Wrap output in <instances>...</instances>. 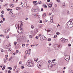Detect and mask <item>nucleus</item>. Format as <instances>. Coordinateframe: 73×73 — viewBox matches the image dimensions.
I'll list each match as a JSON object with an SVG mask.
<instances>
[{
    "mask_svg": "<svg viewBox=\"0 0 73 73\" xmlns=\"http://www.w3.org/2000/svg\"><path fill=\"white\" fill-rule=\"evenodd\" d=\"M50 64H52V66H54L55 65V63L54 62H52L51 63H50Z\"/></svg>",
    "mask_w": 73,
    "mask_h": 73,
    "instance_id": "f8f14e48",
    "label": "nucleus"
},
{
    "mask_svg": "<svg viewBox=\"0 0 73 73\" xmlns=\"http://www.w3.org/2000/svg\"><path fill=\"white\" fill-rule=\"evenodd\" d=\"M51 40L52 39L50 38H48V41H51Z\"/></svg>",
    "mask_w": 73,
    "mask_h": 73,
    "instance_id": "f3484780",
    "label": "nucleus"
},
{
    "mask_svg": "<svg viewBox=\"0 0 73 73\" xmlns=\"http://www.w3.org/2000/svg\"><path fill=\"white\" fill-rule=\"evenodd\" d=\"M5 68L4 67H3L2 69V70H4V69H5Z\"/></svg>",
    "mask_w": 73,
    "mask_h": 73,
    "instance_id": "680f3d73",
    "label": "nucleus"
},
{
    "mask_svg": "<svg viewBox=\"0 0 73 73\" xmlns=\"http://www.w3.org/2000/svg\"><path fill=\"white\" fill-rule=\"evenodd\" d=\"M69 73H73V71L71 70L69 72Z\"/></svg>",
    "mask_w": 73,
    "mask_h": 73,
    "instance_id": "7c9ffc66",
    "label": "nucleus"
},
{
    "mask_svg": "<svg viewBox=\"0 0 73 73\" xmlns=\"http://www.w3.org/2000/svg\"><path fill=\"white\" fill-rule=\"evenodd\" d=\"M35 38H36V39H38V36H36L35 37Z\"/></svg>",
    "mask_w": 73,
    "mask_h": 73,
    "instance_id": "2f4dec72",
    "label": "nucleus"
},
{
    "mask_svg": "<svg viewBox=\"0 0 73 73\" xmlns=\"http://www.w3.org/2000/svg\"><path fill=\"white\" fill-rule=\"evenodd\" d=\"M16 53H18L19 52V50H17L16 51Z\"/></svg>",
    "mask_w": 73,
    "mask_h": 73,
    "instance_id": "8fccbe9b",
    "label": "nucleus"
},
{
    "mask_svg": "<svg viewBox=\"0 0 73 73\" xmlns=\"http://www.w3.org/2000/svg\"><path fill=\"white\" fill-rule=\"evenodd\" d=\"M11 58H9V61H10V60H11Z\"/></svg>",
    "mask_w": 73,
    "mask_h": 73,
    "instance_id": "052dcab7",
    "label": "nucleus"
},
{
    "mask_svg": "<svg viewBox=\"0 0 73 73\" xmlns=\"http://www.w3.org/2000/svg\"><path fill=\"white\" fill-rule=\"evenodd\" d=\"M32 11H33V12H35V9H32Z\"/></svg>",
    "mask_w": 73,
    "mask_h": 73,
    "instance_id": "c85d7f7f",
    "label": "nucleus"
},
{
    "mask_svg": "<svg viewBox=\"0 0 73 73\" xmlns=\"http://www.w3.org/2000/svg\"><path fill=\"white\" fill-rule=\"evenodd\" d=\"M39 11V9H35V12H37L38 11Z\"/></svg>",
    "mask_w": 73,
    "mask_h": 73,
    "instance_id": "412c9836",
    "label": "nucleus"
},
{
    "mask_svg": "<svg viewBox=\"0 0 73 73\" xmlns=\"http://www.w3.org/2000/svg\"><path fill=\"white\" fill-rule=\"evenodd\" d=\"M51 19V20H50V22H51V23H53V19Z\"/></svg>",
    "mask_w": 73,
    "mask_h": 73,
    "instance_id": "72a5a7b5",
    "label": "nucleus"
},
{
    "mask_svg": "<svg viewBox=\"0 0 73 73\" xmlns=\"http://www.w3.org/2000/svg\"><path fill=\"white\" fill-rule=\"evenodd\" d=\"M22 46H25V44H23L22 45Z\"/></svg>",
    "mask_w": 73,
    "mask_h": 73,
    "instance_id": "09e8293b",
    "label": "nucleus"
},
{
    "mask_svg": "<svg viewBox=\"0 0 73 73\" xmlns=\"http://www.w3.org/2000/svg\"><path fill=\"white\" fill-rule=\"evenodd\" d=\"M68 46H71V44H69L68 45Z\"/></svg>",
    "mask_w": 73,
    "mask_h": 73,
    "instance_id": "603ef678",
    "label": "nucleus"
},
{
    "mask_svg": "<svg viewBox=\"0 0 73 73\" xmlns=\"http://www.w3.org/2000/svg\"><path fill=\"white\" fill-rule=\"evenodd\" d=\"M37 3V1H33V4H35V3Z\"/></svg>",
    "mask_w": 73,
    "mask_h": 73,
    "instance_id": "a878e982",
    "label": "nucleus"
},
{
    "mask_svg": "<svg viewBox=\"0 0 73 73\" xmlns=\"http://www.w3.org/2000/svg\"><path fill=\"white\" fill-rule=\"evenodd\" d=\"M71 6L72 7H73V4H71Z\"/></svg>",
    "mask_w": 73,
    "mask_h": 73,
    "instance_id": "774afa93",
    "label": "nucleus"
},
{
    "mask_svg": "<svg viewBox=\"0 0 73 73\" xmlns=\"http://www.w3.org/2000/svg\"><path fill=\"white\" fill-rule=\"evenodd\" d=\"M57 35H55L54 36V38H55H55H56V37H57Z\"/></svg>",
    "mask_w": 73,
    "mask_h": 73,
    "instance_id": "6e6d98bb",
    "label": "nucleus"
},
{
    "mask_svg": "<svg viewBox=\"0 0 73 73\" xmlns=\"http://www.w3.org/2000/svg\"><path fill=\"white\" fill-rule=\"evenodd\" d=\"M67 27L68 28H70L73 27V26L71 24V23L70 22V21L68 22L66 24Z\"/></svg>",
    "mask_w": 73,
    "mask_h": 73,
    "instance_id": "f03ea898",
    "label": "nucleus"
},
{
    "mask_svg": "<svg viewBox=\"0 0 73 73\" xmlns=\"http://www.w3.org/2000/svg\"><path fill=\"white\" fill-rule=\"evenodd\" d=\"M27 65L28 66H33L34 65V63L31 60H29L27 62Z\"/></svg>",
    "mask_w": 73,
    "mask_h": 73,
    "instance_id": "f257e3e1",
    "label": "nucleus"
},
{
    "mask_svg": "<svg viewBox=\"0 0 73 73\" xmlns=\"http://www.w3.org/2000/svg\"><path fill=\"white\" fill-rule=\"evenodd\" d=\"M47 35H50L52 34V31H51L50 30H49L48 31V32H47Z\"/></svg>",
    "mask_w": 73,
    "mask_h": 73,
    "instance_id": "0eeeda50",
    "label": "nucleus"
},
{
    "mask_svg": "<svg viewBox=\"0 0 73 73\" xmlns=\"http://www.w3.org/2000/svg\"><path fill=\"white\" fill-rule=\"evenodd\" d=\"M60 0H56V2L57 3H59Z\"/></svg>",
    "mask_w": 73,
    "mask_h": 73,
    "instance_id": "79ce46f5",
    "label": "nucleus"
},
{
    "mask_svg": "<svg viewBox=\"0 0 73 73\" xmlns=\"http://www.w3.org/2000/svg\"><path fill=\"white\" fill-rule=\"evenodd\" d=\"M22 24L21 23V24L20 25V27H19V28H21V26H22Z\"/></svg>",
    "mask_w": 73,
    "mask_h": 73,
    "instance_id": "49530a36",
    "label": "nucleus"
},
{
    "mask_svg": "<svg viewBox=\"0 0 73 73\" xmlns=\"http://www.w3.org/2000/svg\"><path fill=\"white\" fill-rule=\"evenodd\" d=\"M38 29H35V33H37V32H38Z\"/></svg>",
    "mask_w": 73,
    "mask_h": 73,
    "instance_id": "2eb2a0df",
    "label": "nucleus"
},
{
    "mask_svg": "<svg viewBox=\"0 0 73 73\" xmlns=\"http://www.w3.org/2000/svg\"><path fill=\"white\" fill-rule=\"evenodd\" d=\"M1 52H4V50H3V49H2L1 50Z\"/></svg>",
    "mask_w": 73,
    "mask_h": 73,
    "instance_id": "de8ad7c7",
    "label": "nucleus"
},
{
    "mask_svg": "<svg viewBox=\"0 0 73 73\" xmlns=\"http://www.w3.org/2000/svg\"><path fill=\"white\" fill-rule=\"evenodd\" d=\"M54 46L56 50H57L58 48H61V46L58 44L55 45Z\"/></svg>",
    "mask_w": 73,
    "mask_h": 73,
    "instance_id": "20e7f679",
    "label": "nucleus"
},
{
    "mask_svg": "<svg viewBox=\"0 0 73 73\" xmlns=\"http://www.w3.org/2000/svg\"><path fill=\"white\" fill-rule=\"evenodd\" d=\"M8 73H11V70H9L8 71Z\"/></svg>",
    "mask_w": 73,
    "mask_h": 73,
    "instance_id": "a18cd8bd",
    "label": "nucleus"
},
{
    "mask_svg": "<svg viewBox=\"0 0 73 73\" xmlns=\"http://www.w3.org/2000/svg\"><path fill=\"white\" fill-rule=\"evenodd\" d=\"M44 40H46V37H44Z\"/></svg>",
    "mask_w": 73,
    "mask_h": 73,
    "instance_id": "338daca9",
    "label": "nucleus"
},
{
    "mask_svg": "<svg viewBox=\"0 0 73 73\" xmlns=\"http://www.w3.org/2000/svg\"><path fill=\"white\" fill-rule=\"evenodd\" d=\"M0 23L1 24H2V23H3V21L2 20L1 21H0Z\"/></svg>",
    "mask_w": 73,
    "mask_h": 73,
    "instance_id": "e433bc0d",
    "label": "nucleus"
},
{
    "mask_svg": "<svg viewBox=\"0 0 73 73\" xmlns=\"http://www.w3.org/2000/svg\"><path fill=\"white\" fill-rule=\"evenodd\" d=\"M37 60H38V58H37V59H34V61H35V62H37Z\"/></svg>",
    "mask_w": 73,
    "mask_h": 73,
    "instance_id": "393cba45",
    "label": "nucleus"
},
{
    "mask_svg": "<svg viewBox=\"0 0 73 73\" xmlns=\"http://www.w3.org/2000/svg\"><path fill=\"white\" fill-rule=\"evenodd\" d=\"M7 5H8V4H5V5L3 6H4V7H6V6H7Z\"/></svg>",
    "mask_w": 73,
    "mask_h": 73,
    "instance_id": "864d4df0",
    "label": "nucleus"
},
{
    "mask_svg": "<svg viewBox=\"0 0 73 73\" xmlns=\"http://www.w3.org/2000/svg\"><path fill=\"white\" fill-rule=\"evenodd\" d=\"M56 35H60V33L59 32H57L56 33Z\"/></svg>",
    "mask_w": 73,
    "mask_h": 73,
    "instance_id": "cd10ccee",
    "label": "nucleus"
},
{
    "mask_svg": "<svg viewBox=\"0 0 73 73\" xmlns=\"http://www.w3.org/2000/svg\"><path fill=\"white\" fill-rule=\"evenodd\" d=\"M54 6L55 7H57V5L56 4L54 5Z\"/></svg>",
    "mask_w": 73,
    "mask_h": 73,
    "instance_id": "13d9d810",
    "label": "nucleus"
},
{
    "mask_svg": "<svg viewBox=\"0 0 73 73\" xmlns=\"http://www.w3.org/2000/svg\"><path fill=\"white\" fill-rule=\"evenodd\" d=\"M1 17H2V18H3V17H4V15L2 14L1 15Z\"/></svg>",
    "mask_w": 73,
    "mask_h": 73,
    "instance_id": "bb28decb",
    "label": "nucleus"
},
{
    "mask_svg": "<svg viewBox=\"0 0 73 73\" xmlns=\"http://www.w3.org/2000/svg\"><path fill=\"white\" fill-rule=\"evenodd\" d=\"M7 68L10 70H12V68L11 67H8Z\"/></svg>",
    "mask_w": 73,
    "mask_h": 73,
    "instance_id": "c756f323",
    "label": "nucleus"
},
{
    "mask_svg": "<svg viewBox=\"0 0 73 73\" xmlns=\"http://www.w3.org/2000/svg\"><path fill=\"white\" fill-rule=\"evenodd\" d=\"M25 68L24 66H21V69H24Z\"/></svg>",
    "mask_w": 73,
    "mask_h": 73,
    "instance_id": "3c124183",
    "label": "nucleus"
},
{
    "mask_svg": "<svg viewBox=\"0 0 73 73\" xmlns=\"http://www.w3.org/2000/svg\"><path fill=\"white\" fill-rule=\"evenodd\" d=\"M61 41L63 43H65V42H66L68 41V39H65L63 38H61Z\"/></svg>",
    "mask_w": 73,
    "mask_h": 73,
    "instance_id": "39448f33",
    "label": "nucleus"
},
{
    "mask_svg": "<svg viewBox=\"0 0 73 73\" xmlns=\"http://www.w3.org/2000/svg\"><path fill=\"white\" fill-rule=\"evenodd\" d=\"M16 9L17 10H21V8L20 7H17Z\"/></svg>",
    "mask_w": 73,
    "mask_h": 73,
    "instance_id": "4468645a",
    "label": "nucleus"
},
{
    "mask_svg": "<svg viewBox=\"0 0 73 73\" xmlns=\"http://www.w3.org/2000/svg\"><path fill=\"white\" fill-rule=\"evenodd\" d=\"M42 16L44 17H45L46 16V13H44L42 15Z\"/></svg>",
    "mask_w": 73,
    "mask_h": 73,
    "instance_id": "6ab92c4d",
    "label": "nucleus"
},
{
    "mask_svg": "<svg viewBox=\"0 0 73 73\" xmlns=\"http://www.w3.org/2000/svg\"><path fill=\"white\" fill-rule=\"evenodd\" d=\"M51 61H50V60H48V62L49 63H50V62Z\"/></svg>",
    "mask_w": 73,
    "mask_h": 73,
    "instance_id": "e2e57ef3",
    "label": "nucleus"
},
{
    "mask_svg": "<svg viewBox=\"0 0 73 73\" xmlns=\"http://www.w3.org/2000/svg\"><path fill=\"white\" fill-rule=\"evenodd\" d=\"M16 68H17V66H15L14 67L13 70H14V71L15 70V69H16Z\"/></svg>",
    "mask_w": 73,
    "mask_h": 73,
    "instance_id": "a211bd4d",
    "label": "nucleus"
},
{
    "mask_svg": "<svg viewBox=\"0 0 73 73\" xmlns=\"http://www.w3.org/2000/svg\"><path fill=\"white\" fill-rule=\"evenodd\" d=\"M44 37L43 36H41L40 38V40H44Z\"/></svg>",
    "mask_w": 73,
    "mask_h": 73,
    "instance_id": "9d476101",
    "label": "nucleus"
},
{
    "mask_svg": "<svg viewBox=\"0 0 73 73\" xmlns=\"http://www.w3.org/2000/svg\"><path fill=\"white\" fill-rule=\"evenodd\" d=\"M5 19L4 18H3V21H5Z\"/></svg>",
    "mask_w": 73,
    "mask_h": 73,
    "instance_id": "4c0bfd02",
    "label": "nucleus"
},
{
    "mask_svg": "<svg viewBox=\"0 0 73 73\" xmlns=\"http://www.w3.org/2000/svg\"><path fill=\"white\" fill-rule=\"evenodd\" d=\"M44 8H47V6H46V5H45L44 6Z\"/></svg>",
    "mask_w": 73,
    "mask_h": 73,
    "instance_id": "5fc2aeb1",
    "label": "nucleus"
},
{
    "mask_svg": "<svg viewBox=\"0 0 73 73\" xmlns=\"http://www.w3.org/2000/svg\"><path fill=\"white\" fill-rule=\"evenodd\" d=\"M5 57L6 58H7V57H8V55H5Z\"/></svg>",
    "mask_w": 73,
    "mask_h": 73,
    "instance_id": "69168bd1",
    "label": "nucleus"
},
{
    "mask_svg": "<svg viewBox=\"0 0 73 73\" xmlns=\"http://www.w3.org/2000/svg\"><path fill=\"white\" fill-rule=\"evenodd\" d=\"M52 64H50V63L48 65L49 68L50 69L52 68Z\"/></svg>",
    "mask_w": 73,
    "mask_h": 73,
    "instance_id": "9b49d317",
    "label": "nucleus"
},
{
    "mask_svg": "<svg viewBox=\"0 0 73 73\" xmlns=\"http://www.w3.org/2000/svg\"><path fill=\"white\" fill-rule=\"evenodd\" d=\"M19 13L20 16H22V15H23V14H24V13L23 11H20L19 12Z\"/></svg>",
    "mask_w": 73,
    "mask_h": 73,
    "instance_id": "6e6552de",
    "label": "nucleus"
},
{
    "mask_svg": "<svg viewBox=\"0 0 73 73\" xmlns=\"http://www.w3.org/2000/svg\"><path fill=\"white\" fill-rule=\"evenodd\" d=\"M16 44H17V42H14V44L15 46H16Z\"/></svg>",
    "mask_w": 73,
    "mask_h": 73,
    "instance_id": "b1692460",
    "label": "nucleus"
},
{
    "mask_svg": "<svg viewBox=\"0 0 73 73\" xmlns=\"http://www.w3.org/2000/svg\"><path fill=\"white\" fill-rule=\"evenodd\" d=\"M56 61V59H54L52 60V61L53 62V61Z\"/></svg>",
    "mask_w": 73,
    "mask_h": 73,
    "instance_id": "4d7b16f0",
    "label": "nucleus"
},
{
    "mask_svg": "<svg viewBox=\"0 0 73 73\" xmlns=\"http://www.w3.org/2000/svg\"><path fill=\"white\" fill-rule=\"evenodd\" d=\"M39 28H41V27H42V25H39V27H38Z\"/></svg>",
    "mask_w": 73,
    "mask_h": 73,
    "instance_id": "58836bf2",
    "label": "nucleus"
},
{
    "mask_svg": "<svg viewBox=\"0 0 73 73\" xmlns=\"http://www.w3.org/2000/svg\"><path fill=\"white\" fill-rule=\"evenodd\" d=\"M1 37H4V35H0Z\"/></svg>",
    "mask_w": 73,
    "mask_h": 73,
    "instance_id": "a19ab883",
    "label": "nucleus"
},
{
    "mask_svg": "<svg viewBox=\"0 0 73 73\" xmlns=\"http://www.w3.org/2000/svg\"><path fill=\"white\" fill-rule=\"evenodd\" d=\"M29 37L30 38H32V35H29Z\"/></svg>",
    "mask_w": 73,
    "mask_h": 73,
    "instance_id": "c03bdc74",
    "label": "nucleus"
},
{
    "mask_svg": "<svg viewBox=\"0 0 73 73\" xmlns=\"http://www.w3.org/2000/svg\"><path fill=\"white\" fill-rule=\"evenodd\" d=\"M28 45H29V44H26V46H28Z\"/></svg>",
    "mask_w": 73,
    "mask_h": 73,
    "instance_id": "0e129e2a",
    "label": "nucleus"
},
{
    "mask_svg": "<svg viewBox=\"0 0 73 73\" xmlns=\"http://www.w3.org/2000/svg\"><path fill=\"white\" fill-rule=\"evenodd\" d=\"M64 58L67 61H69L70 59V56L64 55Z\"/></svg>",
    "mask_w": 73,
    "mask_h": 73,
    "instance_id": "7ed1b4c3",
    "label": "nucleus"
},
{
    "mask_svg": "<svg viewBox=\"0 0 73 73\" xmlns=\"http://www.w3.org/2000/svg\"><path fill=\"white\" fill-rule=\"evenodd\" d=\"M48 6L50 7H51L52 6V4H49Z\"/></svg>",
    "mask_w": 73,
    "mask_h": 73,
    "instance_id": "4be33fe9",
    "label": "nucleus"
},
{
    "mask_svg": "<svg viewBox=\"0 0 73 73\" xmlns=\"http://www.w3.org/2000/svg\"><path fill=\"white\" fill-rule=\"evenodd\" d=\"M1 13H2V14H4V11H2L1 12Z\"/></svg>",
    "mask_w": 73,
    "mask_h": 73,
    "instance_id": "473e14b6",
    "label": "nucleus"
},
{
    "mask_svg": "<svg viewBox=\"0 0 73 73\" xmlns=\"http://www.w3.org/2000/svg\"><path fill=\"white\" fill-rule=\"evenodd\" d=\"M27 9H29V8H30V7H29V6H27V7H26Z\"/></svg>",
    "mask_w": 73,
    "mask_h": 73,
    "instance_id": "37998d69",
    "label": "nucleus"
},
{
    "mask_svg": "<svg viewBox=\"0 0 73 73\" xmlns=\"http://www.w3.org/2000/svg\"><path fill=\"white\" fill-rule=\"evenodd\" d=\"M62 6L63 7V8H64V7H65V4H63L62 5Z\"/></svg>",
    "mask_w": 73,
    "mask_h": 73,
    "instance_id": "c9c22d12",
    "label": "nucleus"
},
{
    "mask_svg": "<svg viewBox=\"0 0 73 73\" xmlns=\"http://www.w3.org/2000/svg\"><path fill=\"white\" fill-rule=\"evenodd\" d=\"M39 23H42V21L41 20L40 21Z\"/></svg>",
    "mask_w": 73,
    "mask_h": 73,
    "instance_id": "bf43d9fd",
    "label": "nucleus"
},
{
    "mask_svg": "<svg viewBox=\"0 0 73 73\" xmlns=\"http://www.w3.org/2000/svg\"><path fill=\"white\" fill-rule=\"evenodd\" d=\"M70 21V22L71 23V25L72 26H73V19L72 20H70V21Z\"/></svg>",
    "mask_w": 73,
    "mask_h": 73,
    "instance_id": "1a4fd4ad",
    "label": "nucleus"
},
{
    "mask_svg": "<svg viewBox=\"0 0 73 73\" xmlns=\"http://www.w3.org/2000/svg\"><path fill=\"white\" fill-rule=\"evenodd\" d=\"M9 35H7L6 36V38H7V39L9 38Z\"/></svg>",
    "mask_w": 73,
    "mask_h": 73,
    "instance_id": "f704fd0d",
    "label": "nucleus"
},
{
    "mask_svg": "<svg viewBox=\"0 0 73 73\" xmlns=\"http://www.w3.org/2000/svg\"><path fill=\"white\" fill-rule=\"evenodd\" d=\"M39 63L40 64L39 66H41V65H42L43 64V62L42 61H40L37 62V64H38Z\"/></svg>",
    "mask_w": 73,
    "mask_h": 73,
    "instance_id": "423d86ee",
    "label": "nucleus"
},
{
    "mask_svg": "<svg viewBox=\"0 0 73 73\" xmlns=\"http://www.w3.org/2000/svg\"><path fill=\"white\" fill-rule=\"evenodd\" d=\"M28 50H27L25 51V54L26 55H27L28 54Z\"/></svg>",
    "mask_w": 73,
    "mask_h": 73,
    "instance_id": "dca6fc26",
    "label": "nucleus"
},
{
    "mask_svg": "<svg viewBox=\"0 0 73 73\" xmlns=\"http://www.w3.org/2000/svg\"><path fill=\"white\" fill-rule=\"evenodd\" d=\"M16 25L17 26L18 28L19 27V22H17L16 23V25H15L16 27ZM16 28H17V27H16Z\"/></svg>",
    "mask_w": 73,
    "mask_h": 73,
    "instance_id": "ddd939ff",
    "label": "nucleus"
},
{
    "mask_svg": "<svg viewBox=\"0 0 73 73\" xmlns=\"http://www.w3.org/2000/svg\"><path fill=\"white\" fill-rule=\"evenodd\" d=\"M14 7V5L12 4L11 5V8H13Z\"/></svg>",
    "mask_w": 73,
    "mask_h": 73,
    "instance_id": "aec40b11",
    "label": "nucleus"
},
{
    "mask_svg": "<svg viewBox=\"0 0 73 73\" xmlns=\"http://www.w3.org/2000/svg\"><path fill=\"white\" fill-rule=\"evenodd\" d=\"M5 32L6 33H8V31H7V30H5Z\"/></svg>",
    "mask_w": 73,
    "mask_h": 73,
    "instance_id": "ea45409f",
    "label": "nucleus"
},
{
    "mask_svg": "<svg viewBox=\"0 0 73 73\" xmlns=\"http://www.w3.org/2000/svg\"><path fill=\"white\" fill-rule=\"evenodd\" d=\"M31 27L32 29H34V28H35V27H34V26H33V25H32Z\"/></svg>",
    "mask_w": 73,
    "mask_h": 73,
    "instance_id": "5701e85b",
    "label": "nucleus"
}]
</instances>
